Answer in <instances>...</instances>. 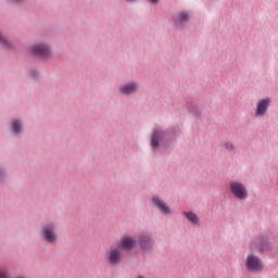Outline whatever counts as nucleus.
<instances>
[{
	"label": "nucleus",
	"instance_id": "nucleus-1",
	"mask_svg": "<svg viewBox=\"0 0 278 278\" xmlns=\"http://www.w3.org/2000/svg\"><path fill=\"white\" fill-rule=\"evenodd\" d=\"M105 258L108 260L109 264H112V266H117V264H121V262H123V252L121 251V248L118 245L111 247L105 254Z\"/></svg>",
	"mask_w": 278,
	"mask_h": 278
},
{
	"label": "nucleus",
	"instance_id": "nucleus-2",
	"mask_svg": "<svg viewBox=\"0 0 278 278\" xmlns=\"http://www.w3.org/2000/svg\"><path fill=\"white\" fill-rule=\"evenodd\" d=\"M245 268L252 273H260L264 270V264L260 257L255 256L254 254H250L245 258Z\"/></svg>",
	"mask_w": 278,
	"mask_h": 278
},
{
	"label": "nucleus",
	"instance_id": "nucleus-3",
	"mask_svg": "<svg viewBox=\"0 0 278 278\" xmlns=\"http://www.w3.org/2000/svg\"><path fill=\"white\" fill-rule=\"evenodd\" d=\"M230 191L237 199H244L248 194L247 187H244V185L238 181H232L230 184Z\"/></svg>",
	"mask_w": 278,
	"mask_h": 278
},
{
	"label": "nucleus",
	"instance_id": "nucleus-4",
	"mask_svg": "<svg viewBox=\"0 0 278 278\" xmlns=\"http://www.w3.org/2000/svg\"><path fill=\"white\" fill-rule=\"evenodd\" d=\"M270 98L258 100V102L256 103L255 116H266L268 108H270Z\"/></svg>",
	"mask_w": 278,
	"mask_h": 278
},
{
	"label": "nucleus",
	"instance_id": "nucleus-5",
	"mask_svg": "<svg viewBox=\"0 0 278 278\" xmlns=\"http://www.w3.org/2000/svg\"><path fill=\"white\" fill-rule=\"evenodd\" d=\"M31 51L34 55H38L39 58H49L51 55V49L45 43L35 45Z\"/></svg>",
	"mask_w": 278,
	"mask_h": 278
},
{
	"label": "nucleus",
	"instance_id": "nucleus-6",
	"mask_svg": "<svg viewBox=\"0 0 278 278\" xmlns=\"http://www.w3.org/2000/svg\"><path fill=\"white\" fill-rule=\"evenodd\" d=\"M118 248L131 251L136 247V239L134 237L125 236L118 242Z\"/></svg>",
	"mask_w": 278,
	"mask_h": 278
},
{
	"label": "nucleus",
	"instance_id": "nucleus-7",
	"mask_svg": "<svg viewBox=\"0 0 278 278\" xmlns=\"http://www.w3.org/2000/svg\"><path fill=\"white\" fill-rule=\"evenodd\" d=\"M42 236L47 242L53 243L58 240V236H55L53 225L43 227Z\"/></svg>",
	"mask_w": 278,
	"mask_h": 278
},
{
	"label": "nucleus",
	"instance_id": "nucleus-8",
	"mask_svg": "<svg viewBox=\"0 0 278 278\" xmlns=\"http://www.w3.org/2000/svg\"><path fill=\"white\" fill-rule=\"evenodd\" d=\"M154 205L160 210L161 214H170V206L157 197L152 199Z\"/></svg>",
	"mask_w": 278,
	"mask_h": 278
},
{
	"label": "nucleus",
	"instance_id": "nucleus-9",
	"mask_svg": "<svg viewBox=\"0 0 278 278\" xmlns=\"http://www.w3.org/2000/svg\"><path fill=\"white\" fill-rule=\"evenodd\" d=\"M122 94H134V92L138 91V85L136 83L127 84L121 87Z\"/></svg>",
	"mask_w": 278,
	"mask_h": 278
},
{
	"label": "nucleus",
	"instance_id": "nucleus-10",
	"mask_svg": "<svg viewBox=\"0 0 278 278\" xmlns=\"http://www.w3.org/2000/svg\"><path fill=\"white\" fill-rule=\"evenodd\" d=\"M255 247L258 251H266V249H268V241L265 238L261 237L255 242Z\"/></svg>",
	"mask_w": 278,
	"mask_h": 278
},
{
	"label": "nucleus",
	"instance_id": "nucleus-11",
	"mask_svg": "<svg viewBox=\"0 0 278 278\" xmlns=\"http://www.w3.org/2000/svg\"><path fill=\"white\" fill-rule=\"evenodd\" d=\"M184 216H186V218H188V220H190V223H192L193 225H199V217L197 216V214L192 212H185Z\"/></svg>",
	"mask_w": 278,
	"mask_h": 278
},
{
	"label": "nucleus",
	"instance_id": "nucleus-12",
	"mask_svg": "<svg viewBox=\"0 0 278 278\" xmlns=\"http://www.w3.org/2000/svg\"><path fill=\"white\" fill-rule=\"evenodd\" d=\"M161 139H162V132H160V131H154V132H153V136H152V141H151L152 147L157 148L159 144H160V140H161Z\"/></svg>",
	"mask_w": 278,
	"mask_h": 278
},
{
	"label": "nucleus",
	"instance_id": "nucleus-13",
	"mask_svg": "<svg viewBox=\"0 0 278 278\" xmlns=\"http://www.w3.org/2000/svg\"><path fill=\"white\" fill-rule=\"evenodd\" d=\"M151 238L150 237H141L140 238V247L141 249H149L151 247Z\"/></svg>",
	"mask_w": 278,
	"mask_h": 278
},
{
	"label": "nucleus",
	"instance_id": "nucleus-14",
	"mask_svg": "<svg viewBox=\"0 0 278 278\" xmlns=\"http://www.w3.org/2000/svg\"><path fill=\"white\" fill-rule=\"evenodd\" d=\"M12 131L15 134H21V131H23V124L16 119L13 121Z\"/></svg>",
	"mask_w": 278,
	"mask_h": 278
},
{
	"label": "nucleus",
	"instance_id": "nucleus-15",
	"mask_svg": "<svg viewBox=\"0 0 278 278\" xmlns=\"http://www.w3.org/2000/svg\"><path fill=\"white\" fill-rule=\"evenodd\" d=\"M190 15L188 14V12H181L179 15V22L180 23H186V21H189Z\"/></svg>",
	"mask_w": 278,
	"mask_h": 278
},
{
	"label": "nucleus",
	"instance_id": "nucleus-16",
	"mask_svg": "<svg viewBox=\"0 0 278 278\" xmlns=\"http://www.w3.org/2000/svg\"><path fill=\"white\" fill-rule=\"evenodd\" d=\"M225 149L227 151H233L235 147L231 142L228 141V142L225 143Z\"/></svg>",
	"mask_w": 278,
	"mask_h": 278
},
{
	"label": "nucleus",
	"instance_id": "nucleus-17",
	"mask_svg": "<svg viewBox=\"0 0 278 278\" xmlns=\"http://www.w3.org/2000/svg\"><path fill=\"white\" fill-rule=\"evenodd\" d=\"M0 42L2 43V45H10L8 41H7V39L5 38H3V36L0 34Z\"/></svg>",
	"mask_w": 278,
	"mask_h": 278
},
{
	"label": "nucleus",
	"instance_id": "nucleus-18",
	"mask_svg": "<svg viewBox=\"0 0 278 278\" xmlns=\"http://www.w3.org/2000/svg\"><path fill=\"white\" fill-rule=\"evenodd\" d=\"M150 3H157V0H149Z\"/></svg>",
	"mask_w": 278,
	"mask_h": 278
},
{
	"label": "nucleus",
	"instance_id": "nucleus-19",
	"mask_svg": "<svg viewBox=\"0 0 278 278\" xmlns=\"http://www.w3.org/2000/svg\"><path fill=\"white\" fill-rule=\"evenodd\" d=\"M137 278H144L143 276H139V277H137Z\"/></svg>",
	"mask_w": 278,
	"mask_h": 278
},
{
	"label": "nucleus",
	"instance_id": "nucleus-20",
	"mask_svg": "<svg viewBox=\"0 0 278 278\" xmlns=\"http://www.w3.org/2000/svg\"><path fill=\"white\" fill-rule=\"evenodd\" d=\"M126 1H134V0H126Z\"/></svg>",
	"mask_w": 278,
	"mask_h": 278
},
{
	"label": "nucleus",
	"instance_id": "nucleus-21",
	"mask_svg": "<svg viewBox=\"0 0 278 278\" xmlns=\"http://www.w3.org/2000/svg\"><path fill=\"white\" fill-rule=\"evenodd\" d=\"M15 1H21V0H15Z\"/></svg>",
	"mask_w": 278,
	"mask_h": 278
}]
</instances>
